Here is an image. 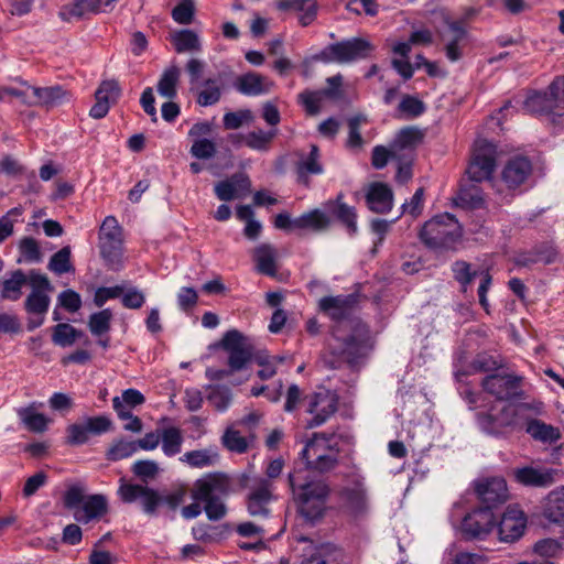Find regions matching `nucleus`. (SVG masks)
<instances>
[{
  "mask_svg": "<svg viewBox=\"0 0 564 564\" xmlns=\"http://www.w3.org/2000/svg\"><path fill=\"white\" fill-rule=\"evenodd\" d=\"M274 135L275 131H252L243 137V142L250 149L262 151L268 149Z\"/></svg>",
  "mask_w": 564,
  "mask_h": 564,
  "instance_id": "3c124183",
  "label": "nucleus"
},
{
  "mask_svg": "<svg viewBox=\"0 0 564 564\" xmlns=\"http://www.w3.org/2000/svg\"><path fill=\"white\" fill-rule=\"evenodd\" d=\"M339 333L340 326L334 330L328 344L333 357L329 365L333 368H338L344 362L354 364L361 349V343L355 336L343 337Z\"/></svg>",
  "mask_w": 564,
  "mask_h": 564,
  "instance_id": "ddd939ff",
  "label": "nucleus"
},
{
  "mask_svg": "<svg viewBox=\"0 0 564 564\" xmlns=\"http://www.w3.org/2000/svg\"><path fill=\"white\" fill-rule=\"evenodd\" d=\"M399 111L406 118H416L425 111V105L419 98L405 95L399 104Z\"/></svg>",
  "mask_w": 564,
  "mask_h": 564,
  "instance_id": "864d4df0",
  "label": "nucleus"
},
{
  "mask_svg": "<svg viewBox=\"0 0 564 564\" xmlns=\"http://www.w3.org/2000/svg\"><path fill=\"white\" fill-rule=\"evenodd\" d=\"M219 347L228 354V366L235 372L245 369L254 354L252 340L237 329L226 332Z\"/></svg>",
  "mask_w": 564,
  "mask_h": 564,
  "instance_id": "423d86ee",
  "label": "nucleus"
},
{
  "mask_svg": "<svg viewBox=\"0 0 564 564\" xmlns=\"http://www.w3.org/2000/svg\"><path fill=\"white\" fill-rule=\"evenodd\" d=\"M236 88L246 96H259L267 94L273 87V82L258 73H247L236 80Z\"/></svg>",
  "mask_w": 564,
  "mask_h": 564,
  "instance_id": "393cba45",
  "label": "nucleus"
},
{
  "mask_svg": "<svg viewBox=\"0 0 564 564\" xmlns=\"http://www.w3.org/2000/svg\"><path fill=\"white\" fill-rule=\"evenodd\" d=\"M454 278L460 283L464 292L467 291V286L473 282L474 278L479 274L477 270H473L470 264L466 261H456L452 265Z\"/></svg>",
  "mask_w": 564,
  "mask_h": 564,
  "instance_id": "09e8293b",
  "label": "nucleus"
},
{
  "mask_svg": "<svg viewBox=\"0 0 564 564\" xmlns=\"http://www.w3.org/2000/svg\"><path fill=\"white\" fill-rule=\"evenodd\" d=\"M544 513L552 522L564 521V487L549 494Z\"/></svg>",
  "mask_w": 564,
  "mask_h": 564,
  "instance_id": "79ce46f5",
  "label": "nucleus"
},
{
  "mask_svg": "<svg viewBox=\"0 0 564 564\" xmlns=\"http://www.w3.org/2000/svg\"><path fill=\"white\" fill-rule=\"evenodd\" d=\"M195 4L193 0H183L172 10V18L180 24H189L193 21Z\"/></svg>",
  "mask_w": 564,
  "mask_h": 564,
  "instance_id": "bf43d9fd",
  "label": "nucleus"
},
{
  "mask_svg": "<svg viewBox=\"0 0 564 564\" xmlns=\"http://www.w3.org/2000/svg\"><path fill=\"white\" fill-rule=\"evenodd\" d=\"M532 173V164L524 156L510 159L501 171V180L509 189H514L524 184Z\"/></svg>",
  "mask_w": 564,
  "mask_h": 564,
  "instance_id": "6ab92c4d",
  "label": "nucleus"
},
{
  "mask_svg": "<svg viewBox=\"0 0 564 564\" xmlns=\"http://www.w3.org/2000/svg\"><path fill=\"white\" fill-rule=\"evenodd\" d=\"M236 531L241 536L254 538L256 540L262 541L267 530L256 521H246L239 523Z\"/></svg>",
  "mask_w": 564,
  "mask_h": 564,
  "instance_id": "338daca9",
  "label": "nucleus"
},
{
  "mask_svg": "<svg viewBox=\"0 0 564 564\" xmlns=\"http://www.w3.org/2000/svg\"><path fill=\"white\" fill-rule=\"evenodd\" d=\"M496 165V148L492 143L481 140L476 143L473 160L467 169L469 178L474 182L488 180Z\"/></svg>",
  "mask_w": 564,
  "mask_h": 564,
  "instance_id": "f8f14e48",
  "label": "nucleus"
},
{
  "mask_svg": "<svg viewBox=\"0 0 564 564\" xmlns=\"http://www.w3.org/2000/svg\"><path fill=\"white\" fill-rule=\"evenodd\" d=\"M476 492L485 503V509L490 510L498 503L506 501L508 497L507 482L501 477H492L476 482Z\"/></svg>",
  "mask_w": 564,
  "mask_h": 564,
  "instance_id": "a211bd4d",
  "label": "nucleus"
},
{
  "mask_svg": "<svg viewBox=\"0 0 564 564\" xmlns=\"http://www.w3.org/2000/svg\"><path fill=\"white\" fill-rule=\"evenodd\" d=\"M207 390H209V392L206 399L214 409L218 412L227 411L232 402L231 390L223 384L208 386Z\"/></svg>",
  "mask_w": 564,
  "mask_h": 564,
  "instance_id": "37998d69",
  "label": "nucleus"
},
{
  "mask_svg": "<svg viewBox=\"0 0 564 564\" xmlns=\"http://www.w3.org/2000/svg\"><path fill=\"white\" fill-rule=\"evenodd\" d=\"M279 10H294L302 12L300 23L306 26L313 22L316 15V0H278Z\"/></svg>",
  "mask_w": 564,
  "mask_h": 564,
  "instance_id": "72a5a7b5",
  "label": "nucleus"
},
{
  "mask_svg": "<svg viewBox=\"0 0 564 564\" xmlns=\"http://www.w3.org/2000/svg\"><path fill=\"white\" fill-rule=\"evenodd\" d=\"M465 34V28L460 22H448L446 28L441 31L440 35L445 43L446 56L449 61L456 62L460 58L462 52L458 44Z\"/></svg>",
  "mask_w": 564,
  "mask_h": 564,
  "instance_id": "bb28decb",
  "label": "nucleus"
},
{
  "mask_svg": "<svg viewBox=\"0 0 564 564\" xmlns=\"http://www.w3.org/2000/svg\"><path fill=\"white\" fill-rule=\"evenodd\" d=\"M111 318L112 313L108 308L91 314L88 322L90 332L96 336L107 333L110 329Z\"/></svg>",
  "mask_w": 564,
  "mask_h": 564,
  "instance_id": "8fccbe9b",
  "label": "nucleus"
},
{
  "mask_svg": "<svg viewBox=\"0 0 564 564\" xmlns=\"http://www.w3.org/2000/svg\"><path fill=\"white\" fill-rule=\"evenodd\" d=\"M205 66H206L205 62H203L198 58H191L187 62L186 72L189 76L191 91H194L197 89V85H199V82L203 77Z\"/></svg>",
  "mask_w": 564,
  "mask_h": 564,
  "instance_id": "69168bd1",
  "label": "nucleus"
},
{
  "mask_svg": "<svg viewBox=\"0 0 564 564\" xmlns=\"http://www.w3.org/2000/svg\"><path fill=\"white\" fill-rule=\"evenodd\" d=\"M517 409L511 404H495L487 413L478 414L480 429L491 435H501L506 427L516 424Z\"/></svg>",
  "mask_w": 564,
  "mask_h": 564,
  "instance_id": "1a4fd4ad",
  "label": "nucleus"
},
{
  "mask_svg": "<svg viewBox=\"0 0 564 564\" xmlns=\"http://www.w3.org/2000/svg\"><path fill=\"white\" fill-rule=\"evenodd\" d=\"M343 497L349 508L355 512H360L366 508L367 497L366 492L360 487L345 489Z\"/></svg>",
  "mask_w": 564,
  "mask_h": 564,
  "instance_id": "4d7b16f0",
  "label": "nucleus"
},
{
  "mask_svg": "<svg viewBox=\"0 0 564 564\" xmlns=\"http://www.w3.org/2000/svg\"><path fill=\"white\" fill-rule=\"evenodd\" d=\"M368 122L365 115H356L348 119V145L350 148H360L362 145V138L360 134V127Z\"/></svg>",
  "mask_w": 564,
  "mask_h": 564,
  "instance_id": "6e6d98bb",
  "label": "nucleus"
},
{
  "mask_svg": "<svg viewBox=\"0 0 564 564\" xmlns=\"http://www.w3.org/2000/svg\"><path fill=\"white\" fill-rule=\"evenodd\" d=\"M189 152L196 159L208 160L215 156L216 144L209 139L194 140Z\"/></svg>",
  "mask_w": 564,
  "mask_h": 564,
  "instance_id": "13d9d810",
  "label": "nucleus"
},
{
  "mask_svg": "<svg viewBox=\"0 0 564 564\" xmlns=\"http://www.w3.org/2000/svg\"><path fill=\"white\" fill-rule=\"evenodd\" d=\"M319 150L315 144L311 145L307 155H301L296 166L299 181L301 183L307 184V176L311 174L323 173V165L319 162Z\"/></svg>",
  "mask_w": 564,
  "mask_h": 564,
  "instance_id": "473e14b6",
  "label": "nucleus"
},
{
  "mask_svg": "<svg viewBox=\"0 0 564 564\" xmlns=\"http://www.w3.org/2000/svg\"><path fill=\"white\" fill-rule=\"evenodd\" d=\"M462 237L458 220L448 213L440 214L426 221L420 231L421 240L430 248H447Z\"/></svg>",
  "mask_w": 564,
  "mask_h": 564,
  "instance_id": "20e7f679",
  "label": "nucleus"
},
{
  "mask_svg": "<svg viewBox=\"0 0 564 564\" xmlns=\"http://www.w3.org/2000/svg\"><path fill=\"white\" fill-rule=\"evenodd\" d=\"M323 96H325L323 91H303L299 98L310 115H317L321 110Z\"/></svg>",
  "mask_w": 564,
  "mask_h": 564,
  "instance_id": "e2e57ef3",
  "label": "nucleus"
},
{
  "mask_svg": "<svg viewBox=\"0 0 564 564\" xmlns=\"http://www.w3.org/2000/svg\"><path fill=\"white\" fill-rule=\"evenodd\" d=\"M495 518L490 510L479 508L467 514L462 522V531L469 539H482L494 528Z\"/></svg>",
  "mask_w": 564,
  "mask_h": 564,
  "instance_id": "f3484780",
  "label": "nucleus"
},
{
  "mask_svg": "<svg viewBox=\"0 0 564 564\" xmlns=\"http://www.w3.org/2000/svg\"><path fill=\"white\" fill-rule=\"evenodd\" d=\"M525 432L530 437L542 444H554L561 440V430L552 424H547L539 419H528L525 422Z\"/></svg>",
  "mask_w": 564,
  "mask_h": 564,
  "instance_id": "cd10ccee",
  "label": "nucleus"
},
{
  "mask_svg": "<svg viewBox=\"0 0 564 564\" xmlns=\"http://www.w3.org/2000/svg\"><path fill=\"white\" fill-rule=\"evenodd\" d=\"M521 377L503 373L487 376L481 384L485 391L495 395L499 401L510 400L517 394Z\"/></svg>",
  "mask_w": 564,
  "mask_h": 564,
  "instance_id": "dca6fc26",
  "label": "nucleus"
},
{
  "mask_svg": "<svg viewBox=\"0 0 564 564\" xmlns=\"http://www.w3.org/2000/svg\"><path fill=\"white\" fill-rule=\"evenodd\" d=\"M355 303L352 295L325 296L319 300V308L332 319L341 321L351 314Z\"/></svg>",
  "mask_w": 564,
  "mask_h": 564,
  "instance_id": "b1692460",
  "label": "nucleus"
},
{
  "mask_svg": "<svg viewBox=\"0 0 564 564\" xmlns=\"http://www.w3.org/2000/svg\"><path fill=\"white\" fill-rule=\"evenodd\" d=\"M228 489L229 482L226 476L220 474L209 475L195 481L192 498L204 502L207 518L217 521L226 514L224 497L228 494Z\"/></svg>",
  "mask_w": 564,
  "mask_h": 564,
  "instance_id": "f03ea898",
  "label": "nucleus"
},
{
  "mask_svg": "<svg viewBox=\"0 0 564 564\" xmlns=\"http://www.w3.org/2000/svg\"><path fill=\"white\" fill-rule=\"evenodd\" d=\"M111 427V421L104 415L87 416L66 430V442L69 445H82L88 442L90 435H100Z\"/></svg>",
  "mask_w": 564,
  "mask_h": 564,
  "instance_id": "9d476101",
  "label": "nucleus"
},
{
  "mask_svg": "<svg viewBox=\"0 0 564 564\" xmlns=\"http://www.w3.org/2000/svg\"><path fill=\"white\" fill-rule=\"evenodd\" d=\"M372 50L368 41L355 37L328 45L315 58L324 63L348 64L368 57Z\"/></svg>",
  "mask_w": 564,
  "mask_h": 564,
  "instance_id": "39448f33",
  "label": "nucleus"
},
{
  "mask_svg": "<svg viewBox=\"0 0 564 564\" xmlns=\"http://www.w3.org/2000/svg\"><path fill=\"white\" fill-rule=\"evenodd\" d=\"M172 43L177 53H197L202 50L197 33L188 29L175 32Z\"/></svg>",
  "mask_w": 564,
  "mask_h": 564,
  "instance_id": "58836bf2",
  "label": "nucleus"
},
{
  "mask_svg": "<svg viewBox=\"0 0 564 564\" xmlns=\"http://www.w3.org/2000/svg\"><path fill=\"white\" fill-rule=\"evenodd\" d=\"M523 109L529 113L556 116L554 96L551 86L547 93H533L523 102Z\"/></svg>",
  "mask_w": 564,
  "mask_h": 564,
  "instance_id": "7c9ffc66",
  "label": "nucleus"
},
{
  "mask_svg": "<svg viewBox=\"0 0 564 564\" xmlns=\"http://www.w3.org/2000/svg\"><path fill=\"white\" fill-rule=\"evenodd\" d=\"M251 192V182L242 173L234 174L226 181L218 182L215 185L216 196L224 202L236 198H243Z\"/></svg>",
  "mask_w": 564,
  "mask_h": 564,
  "instance_id": "aec40b11",
  "label": "nucleus"
},
{
  "mask_svg": "<svg viewBox=\"0 0 564 564\" xmlns=\"http://www.w3.org/2000/svg\"><path fill=\"white\" fill-rule=\"evenodd\" d=\"M295 228L310 229L315 232H323L332 226V217L328 212L315 208L295 218Z\"/></svg>",
  "mask_w": 564,
  "mask_h": 564,
  "instance_id": "c756f323",
  "label": "nucleus"
},
{
  "mask_svg": "<svg viewBox=\"0 0 564 564\" xmlns=\"http://www.w3.org/2000/svg\"><path fill=\"white\" fill-rule=\"evenodd\" d=\"M99 248L107 264L117 270L122 263V242L99 241Z\"/></svg>",
  "mask_w": 564,
  "mask_h": 564,
  "instance_id": "a18cd8bd",
  "label": "nucleus"
},
{
  "mask_svg": "<svg viewBox=\"0 0 564 564\" xmlns=\"http://www.w3.org/2000/svg\"><path fill=\"white\" fill-rule=\"evenodd\" d=\"M107 499L102 495H93L85 499L74 512V518L84 523L102 517L107 512Z\"/></svg>",
  "mask_w": 564,
  "mask_h": 564,
  "instance_id": "c85d7f7f",
  "label": "nucleus"
},
{
  "mask_svg": "<svg viewBox=\"0 0 564 564\" xmlns=\"http://www.w3.org/2000/svg\"><path fill=\"white\" fill-rule=\"evenodd\" d=\"M181 76V69L176 65H171L162 73L158 83V93L160 96L173 99L176 96V86Z\"/></svg>",
  "mask_w": 564,
  "mask_h": 564,
  "instance_id": "ea45409f",
  "label": "nucleus"
},
{
  "mask_svg": "<svg viewBox=\"0 0 564 564\" xmlns=\"http://www.w3.org/2000/svg\"><path fill=\"white\" fill-rule=\"evenodd\" d=\"M70 95L62 86H48L37 88V107H45L47 110L69 101Z\"/></svg>",
  "mask_w": 564,
  "mask_h": 564,
  "instance_id": "f704fd0d",
  "label": "nucleus"
},
{
  "mask_svg": "<svg viewBox=\"0 0 564 564\" xmlns=\"http://www.w3.org/2000/svg\"><path fill=\"white\" fill-rule=\"evenodd\" d=\"M160 442L164 455L172 457L181 453L184 442L181 429L169 426L160 431Z\"/></svg>",
  "mask_w": 564,
  "mask_h": 564,
  "instance_id": "4c0bfd02",
  "label": "nucleus"
},
{
  "mask_svg": "<svg viewBox=\"0 0 564 564\" xmlns=\"http://www.w3.org/2000/svg\"><path fill=\"white\" fill-rule=\"evenodd\" d=\"M290 488L299 513L308 522L322 520L327 510L329 486L318 478H311L303 470L289 475Z\"/></svg>",
  "mask_w": 564,
  "mask_h": 564,
  "instance_id": "f257e3e1",
  "label": "nucleus"
},
{
  "mask_svg": "<svg viewBox=\"0 0 564 564\" xmlns=\"http://www.w3.org/2000/svg\"><path fill=\"white\" fill-rule=\"evenodd\" d=\"M527 528V517L518 507H509L498 524L499 539L506 543L519 540Z\"/></svg>",
  "mask_w": 564,
  "mask_h": 564,
  "instance_id": "4468645a",
  "label": "nucleus"
},
{
  "mask_svg": "<svg viewBox=\"0 0 564 564\" xmlns=\"http://www.w3.org/2000/svg\"><path fill=\"white\" fill-rule=\"evenodd\" d=\"M118 496L124 503L139 501L143 512L148 516H154L158 507L162 503V496L148 486L129 484L123 479L120 480Z\"/></svg>",
  "mask_w": 564,
  "mask_h": 564,
  "instance_id": "6e6552de",
  "label": "nucleus"
},
{
  "mask_svg": "<svg viewBox=\"0 0 564 564\" xmlns=\"http://www.w3.org/2000/svg\"><path fill=\"white\" fill-rule=\"evenodd\" d=\"M159 469V465L154 460H138L132 466L133 474L144 481L155 478Z\"/></svg>",
  "mask_w": 564,
  "mask_h": 564,
  "instance_id": "680f3d73",
  "label": "nucleus"
},
{
  "mask_svg": "<svg viewBox=\"0 0 564 564\" xmlns=\"http://www.w3.org/2000/svg\"><path fill=\"white\" fill-rule=\"evenodd\" d=\"M83 332L76 329L69 324H57L53 332V341L61 347L72 346L78 338L83 336Z\"/></svg>",
  "mask_w": 564,
  "mask_h": 564,
  "instance_id": "c03bdc74",
  "label": "nucleus"
},
{
  "mask_svg": "<svg viewBox=\"0 0 564 564\" xmlns=\"http://www.w3.org/2000/svg\"><path fill=\"white\" fill-rule=\"evenodd\" d=\"M558 470L553 468L522 467L514 471L518 482L531 487H549L556 481Z\"/></svg>",
  "mask_w": 564,
  "mask_h": 564,
  "instance_id": "4be33fe9",
  "label": "nucleus"
},
{
  "mask_svg": "<svg viewBox=\"0 0 564 564\" xmlns=\"http://www.w3.org/2000/svg\"><path fill=\"white\" fill-rule=\"evenodd\" d=\"M138 451L134 441H119L108 452V458L119 460L133 455Z\"/></svg>",
  "mask_w": 564,
  "mask_h": 564,
  "instance_id": "052dcab7",
  "label": "nucleus"
},
{
  "mask_svg": "<svg viewBox=\"0 0 564 564\" xmlns=\"http://www.w3.org/2000/svg\"><path fill=\"white\" fill-rule=\"evenodd\" d=\"M218 459L219 455L215 446L186 452L180 457V462L193 468L214 466Z\"/></svg>",
  "mask_w": 564,
  "mask_h": 564,
  "instance_id": "2f4dec72",
  "label": "nucleus"
},
{
  "mask_svg": "<svg viewBox=\"0 0 564 564\" xmlns=\"http://www.w3.org/2000/svg\"><path fill=\"white\" fill-rule=\"evenodd\" d=\"M257 269L260 273L273 276L276 273V251L267 243L260 245L253 251Z\"/></svg>",
  "mask_w": 564,
  "mask_h": 564,
  "instance_id": "e433bc0d",
  "label": "nucleus"
},
{
  "mask_svg": "<svg viewBox=\"0 0 564 564\" xmlns=\"http://www.w3.org/2000/svg\"><path fill=\"white\" fill-rule=\"evenodd\" d=\"M366 202L373 213H388L393 206L392 189L384 183H372L368 188Z\"/></svg>",
  "mask_w": 564,
  "mask_h": 564,
  "instance_id": "5701e85b",
  "label": "nucleus"
},
{
  "mask_svg": "<svg viewBox=\"0 0 564 564\" xmlns=\"http://www.w3.org/2000/svg\"><path fill=\"white\" fill-rule=\"evenodd\" d=\"M97 14L93 0H73L61 7L58 17L65 22L79 20L86 14Z\"/></svg>",
  "mask_w": 564,
  "mask_h": 564,
  "instance_id": "c9c22d12",
  "label": "nucleus"
},
{
  "mask_svg": "<svg viewBox=\"0 0 564 564\" xmlns=\"http://www.w3.org/2000/svg\"><path fill=\"white\" fill-rule=\"evenodd\" d=\"M253 116L252 112L248 109L246 110H239L235 112H227L224 116V126L227 129H238L240 128L245 122L252 121Z\"/></svg>",
  "mask_w": 564,
  "mask_h": 564,
  "instance_id": "0e129e2a",
  "label": "nucleus"
},
{
  "mask_svg": "<svg viewBox=\"0 0 564 564\" xmlns=\"http://www.w3.org/2000/svg\"><path fill=\"white\" fill-rule=\"evenodd\" d=\"M99 241L122 242V230L115 217L105 218L99 231Z\"/></svg>",
  "mask_w": 564,
  "mask_h": 564,
  "instance_id": "603ef678",
  "label": "nucleus"
},
{
  "mask_svg": "<svg viewBox=\"0 0 564 564\" xmlns=\"http://www.w3.org/2000/svg\"><path fill=\"white\" fill-rule=\"evenodd\" d=\"M422 140V133L416 128L402 129L391 143L392 160L401 161L412 158V153Z\"/></svg>",
  "mask_w": 564,
  "mask_h": 564,
  "instance_id": "412c9836",
  "label": "nucleus"
},
{
  "mask_svg": "<svg viewBox=\"0 0 564 564\" xmlns=\"http://www.w3.org/2000/svg\"><path fill=\"white\" fill-rule=\"evenodd\" d=\"M30 286L31 292L25 301V308L29 313L35 312V272L28 274L22 270L12 271L9 278L2 281L1 297L9 301H17L22 295V289Z\"/></svg>",
  "mask_w": 564,
  "mask_h": 564,
  "instance_id": "0eeeda50",
  "label": "nucleus"
},
{
  "mask_svg": "<svg viewBox=\"0 0 564 564\" xmlns=\"http://www.w3.org/2000/svg\"><path fill=\"white\" fill-rule=\"evenodd\" d=\"M47 268L57 275L73 271L69 247H64L54 253L50 259Z\"/></svg>",
  "mask_w": 564,
  "mask_h": 564,
  "instance_id": "49530a36",
  "label": "nucleus"
},
{
  "mask_svg": "<svg viewBox=\"0 0 564 564\" xmlns=\"http://www.w3.org/2000/svg\"><path fill=\"white\" fill-rule=\"evenodd\" d=\"M221 441H223V445L229 449L230 452H236V453H245L247 452L248 447H249V442L248 440L242 436L240 434L239 431L235 430L234 427H228L223 437H221Z\"/></svg>",
  "mask_w": 564,
  "mask_h": 564,
  "instance_id": "de8ad7c7",
  "label": "nucleus"
},
{
  "mask_svg": "<svg viewBox=\"0 0 564 564\" xmlns=\"http://www.w3.org/2000/svg\"><path fill=\"white\" fill-rule=\"evenodd\" d=\"M552 96L556 107V116L564 115V76L555 78L551 84Z\"/></svg>",
  "mask_w": 564,
  "mask_h": 564,
  "instance_id": "774afa93",
  "label": "nucleus"
},
{
  "mask_svg": "<svg viewBox=\"0 0 564 564\" xmlns=\"http://www.w3.org/2000/svg\"><path fill=\"white\" fill-rule=\"evenodd\" d=\"M196 102L202 107H208L217 104L221 97V89L218 82L214 78H208L202 84V88L197 85Z\"/></svg>",
  "mask_w": 564,
  "mask_h": 564,
  "instance_id": "a19ab883",
  "label": "nucleus"
},
{
  "mask_svg": "<svg viewBox=\"0 0 564 564\" xmlns=\"http://www.w3.org/2000/svg\"><path fill=\"white\" fill-rule=\"evenodd\" d=\"M120 96V87L116 80H105L100 84L95 93V98L98 101L107 102L109 106L116 102Z\"/></svg>",
  "mask_w": 564,
  "mask_h": 564,
  "instance_id": "5fc2aeb1",
  "label": "nucleus"
},
{
  "mask_svg": "<svg viewBox=\"0 0 564 564\" xmlns=\"http://www.w3.org/2000/svg\"><path fill=\"white\" fill-rule=\"evenodd\" d=\"M325 208L328 215L332 214L337 218L348 230L350 235L357 232V214L352 206L343 202V194H338L336 199L325 203Z\"/></svg>",
  "mask_w": 564,
  "mask_h": 564,
  "instance_id": "a878e982",
  "label": "nucleus"
},
{
  "mask_svg": "<svg viewBox=\"0 0 564 564\" xmlns=\"http://www.w3.org/2000/svg\"><path fill=\"white\" fill-rule=\"evenodd\" d=\"M300 455L307 469L327 473L337 466L339 448L334 434L314 433Z\"/></svg>",
  "mask_w": 564,
  "mask_h": 564,
  "instance_id": "7ed1b4c3",
  "label": "nucleus"
},
{
  "mask_svg": "<svg viewBox=\"0 0 564 564\" xmlns=\"http://www.w3.org/2000/svg\"><path fill=\"white\" fill-rule=\"evenodd\" d=\"M337 395L328 390L310 395L306 411L312 419L307 420L305 427L314 429L324 424L337 411Z\"/></svg>",
  "mask_w": 564,
  "mask_h": 564,
  "instance_id": "9b49d317",
  "label": "nucleus"
},
{
  "mask_svg": "<svg viewBox=\"0 0 564 564\" xmlns=\"http://www.w3.org/2000/svg\"><path fill=\"white\" fill-rule=\"evenodd\" d=\"M272 484L267 479H259L252 487L247 501V509L251 517L264 519L270 514L269 503L272 496Z\"/></svg>",
  "mask_w": 564,
  "mask_h": 564,
  "instance_id": "2eb2a0df",
  "label": "nucleus"
}]
</instances>
